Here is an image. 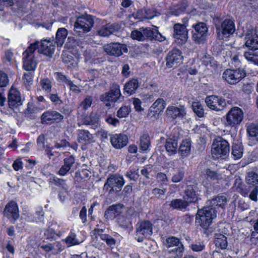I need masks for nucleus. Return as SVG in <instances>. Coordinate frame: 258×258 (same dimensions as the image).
I'll return each instance as SVG.
<instances>
[{"label":"nucleus","mask_w":258,"mask_h":258,"mask_svg":"<svg viewBox=\"0 0 258 258\" xmlns=\"http://www.w3.org/2000/svg\"><path fill=\"white\" fill-rule=\"evenodd\" d=\"M79 126L82 124L97 126L98 125V118L94 114L82 117L78 123Z\"/></svg>","instance_id":"30"},{"label":"nucleus","mask_w":258,"mask_h":258,"mask_svg":"<svg viewBox=\"0 0 258 258\" xmlns=\"http://www.w3.org/2000/svg\"><path fill=\"white\" fill-rule=\"evenodd\" d=\"M205 102L208 107L215 111L222 110L226 105L224 99L215 95L207 97Z\"/></svg>","instance_id":"16"},{"label":"nucleus","mask_w":258,"mask_h":258,"mask_svg":"<svg viewBox=\"0 0 258 258\" xmlns=\"http://www.w3.org/2000/svg\"><path fill=\"white\" fill-rule=\"evenodd\" d=\"M151 145L150 137L147 134L143 135L140 138V148L143 152H146L149 149Z\"/></svg>","instance_id":"36"},{"label":"nucleus","mask_w":258,"mask_h":258,"mask_svg":"<svg viewBox=\"0 0 258 258\" xmlns=\"http://www.w3.org/2000/svg\"><path fill=\"white\" fill-rule=\"evenodd\" d=\"M45 138L43 134H41L38 136L37 139V148L40 150H43L45 149Z\"/></svg>","instance_id":"57"},{"label":"nucleus","mask_w":258,"mask_h":258,"mask_svg":"<svg viewBox=\"0 0 258 258\" xmlns=\"http://www.w3.org/2000/svg\"><path fill=\"white\" fill-rule=\"evenodd\" d=\"M245 73L243 70L227 69L222 74L223 79L230 84H235L245 77Z\"/></svg>","instance_id":"10"},{"label":"nucleus","mask_w":258,"mask_h":258,"mask_svg":"<svg viewBox=\"0 0 258 258\" xmlns=\"http://www.w3.org/2000/svg\"><path fill=\"white\" fill-rule=\"evenodd\" d=\"M165 245L168 248L178 246H180V247H178V250H177L178 251L180 252L181 250H183V246L182 244L180 242L179 239L175 237H171L168 238L166 240Z\"/></svg>","instance_id":"34"},{"label":"nucleus","mask_w":258,"mask_h":258,"mask_svg":"<svg viewBox=\"0 0 258 258\" xmlns=\"http://www.w3.org/2000/svg\"><path fill=\"white\" fill-rule=\"evenodd\" d=\"M54 49L55 46L52 44V43L49 40L45 39L41 41L40 48L38 51L46 56L51 57L52 54L54 53Z\"/></svg>","instance_id":"26"},{"label":"nucleus","mask_w":258,"mask_h":258,"mask_svg":"<svg viewBox=\"0 0 258 258\" xmlns=\"http://www.w3.org/2000/svg\"><path fill=\"white\" fill-rule=\"evenodd\" d=\"M205 244L203 242H199L190 245V247L194 251H201L205 248Z\"/></svg>","instance_id":"64"},{"label":"nucleus","mask_w":258,"mask_h":258,"mask_svg":"<svg viewBox=\"0 0 258 258\" xmlns=\"http://www.w3.org/2000/svg\"><path fill=\"white\" fill-rule=\"evenodd\" d=\"M92 233L96 238H99L105 241L107 245L113 247L115 244V240L110 235L103 233L102 229L95 228L92 231Z\"/></svg>","instance_id":"22"},{"label":"nucleus","mask_w":258,"mask_h":258,"mask_svg":"<svg viewBox=\"0 0 258 258\" xmlns=\"http://www.w3.org/2000/svg\"><path fill=\"white\" fill-rule=\"evenodd\" d=\"M124 183L123 178L117 174L111 175L106 180L103 189L109 194L116 193L121 190Z\"/></svg>","instance_id":"7"},{"label":"nucleus","mask_w":258,"mask_h":258,"mask_svg":"<svg viewBox=\"0 0 258 258\" xmlns=\"http://www.w3.org/2000/svg\"><path fill=\"white\" fill-rule=\"evenodd\" d=\"M8 103L10 108L17 107L22 104L20 93L16 89L11 88L8 95Z\"/></svg>","instance_id":"20"},{"label":"nucleus","mask_w":258,"mask_h":258,"mask_svg":"<svg viewBox=\"0 0 258 258\" xmlns=\"http://www.w3.org/2000/svg\"><path fill=\"white\" fill-rule=\"evenodd\" d=\"M62 58L63 62L65 63L69 64L68 67L75 68L76 67L77 63L73 59L71 55H69L66 53L62 54Z\"/></svg>","instance_id":"48"},{"label":"nucleus","mask_w":258,"mask_h":258,"mask_svg":"<svg viewBox=\"0 0 258 258\" xmlns=\"http://www.w3.org/2000/svg\"><path fill=\"white\" fill-rule=\"evenodd\" d=\"M104 50L108 55L115 56H119L123 52H126L127 51L125 45L118 43L105 45L104 46Z\"/></svg>","instance_id":"17"},{"label":"nucleus","mask_w":258,"mask_h":258,"mask_svg":"<svg viewBox=\"0 0 258 258\" xmlns=\"http://www.w3.org/2000/svg\"><path fill=\"white\" fill-rule=\"evenodd\" d=\"M94 21L90 15L82 16L78 17L74 25V30L80 36L90 31L93 26Z\"/></svg>","instance_id":"6"},{"label":"nucleus","mask_w":258,"mask_h":258,"mask_svg":"<svg viewBox=\"0 0 258 258\" xmlns=\"http://www.w3.org/2000/svg\"><path fill=\"white\" fill-rule=\"evenodd\" d=\"M33 76V73L32 72H29L27 73L24 74L23 80L25 85L30 86L32 84Z\"/></svg>","instance_id":"53"},{"label":"nucleus","mask_w":258,"mask_h":258,"mask_svg":"<svg viewBox=\"0 0 258 258\" xmlns=\"http://www.w3.org/2000/svg\"><path fill=\"white\" fill-rule=\"evenodd\" d=\"M40 86H41L42 89L44 90L47 93H49L51 91V82L47 78H44L40 81Z\"/></svg>","instance_id":"52"},{"label":"nucleus","mask_w":258,"mask_h":258,"mask_svg":"<svg viewBox=\"0 0 258 258\" xmlns=\"http://www.w3.org/2000/svg\"><path fill=\"white\" fill-rule=\"evenodd\" d=\"M166 191V188L160 189L159 188H155L152 190V192L157 198L163 199Z\"/></svg>","instance_id":"60"},{"label":"nucleus","mask_w":258,"mask_h":258,"mask_svg":"<svg viewBox=\"0 0 258 258\" xmlns=\"http://www.w3.org/2000/svg\"><path fill=\"white\" fill-rule=\"evenodd\" d=\"M243 154V148L239 144H234L232 147V154L234 159L240 158Z\"/></svg>","instance_id":"47"},{"label":"nucleus","mask_w":258,"mask_h":258,"mask_svg":"<svg viewBox=\"0 0 258 258\" xmlns=\"http://www.w3.org/2000/svg\"><path fill=\"white\" fill-rule=\"evenodd\" d=\"M78 141L83 144H88L93 142V136L87 130L78 131Z\"/></svg>","instance_id":"29"},{"label":"nucleus","mask_w":258,"mask_h":258,"mask_svg":"<svg viewBox=\"0 0 258 258\" xmlns=\"http://www.w3.org/2000/svg\"><path fill=\"white\" fill-rule=\"evenodd\" d=\"M123 205L118 204L109 206L106 210L104 217L107 220H113L122 212Z\"/></svg>","instance_id":"25"},{"label":"nucleus","mask_w":258,"mask_h":258,"mask_svg":"<svg viewBox=\"0 0 258 258\" xmlns=\"http://www.w3.org/2000/svg\"><path fill=\"white\" fill-rule=\"evenodd\" d=\"M131 37L132 39L140 41L155 40L162 42L165 40V37L158 30H151L150 28L142 27L139 30H134L131 32Z\"/></svg>","instance_id":"2"},{"label":"nucleus","mask_w":258,"mask_h":258,"mask_svg":"<svg viewBox=\"0 0 258 258\" xmlns=\"http://www.w3.org/2000/svg\"><path fill=\"white\" fill-rule=\"evenodd\" d=\"M198 188L197 186L193 185H189L187 186L185 190V195L183 199L187 202V205L189 203L196 202L198 199Z\"/></svg>","instance_id":"24"},{"label":"nucleus","mask_w":258,"mask_h":258,"mask_svg":"<svg viewBox=\"0 0 258 258\" xmlns=\"http://www.w3.org/2000/svg\"><path fill=\"white\" fill-rule=\"evenodd\" d=\"M246 131L251 137L258 136V123H251L247 125Z\"/></svg>","instance_id":"44"},{"label":"nucleus","mask_w":258,"mask_h":258,"mask_svg":"<svg viewBox=\"0 0 258 258\" xmlns=\"http://www.w3.org/2000/svg\"><path fill=\"white\" fill-rule=\"evenodd\" d=\"M68 35V31L64 28H58L55 35V42L58 46H61Z\"/></svg>","instance_id":"33"},{"label":"nucleus","mask_w":258,"mask_h":258,"mask_svg":"<svg viewBox=\"0 0 258 258\" xmlns=\"http://www.w3.org/2000/svg\"><path fill=\"white\" fill-rule=\"evenodd\" d=\"M242 35L244 37V45L246 47L251 50L258 49V35L252 26L246 25Z\"/></svg>","instance_id":"5"},{"label":"nucleus","mask_w":258,"mask_h":258,"mask_svg":"<svg viewBox=\"0 0 258 258\" xmlns=\"http://www.w3.org/2000/svg\"><path fill=\"white\" fill-rule=\"evenodd\" d=\"M144 11L146 19H152L159 14L154 9H144Z\"/></svg>","instance_id":"56"},{"label":"nucleus","mask_w":258,"mask_h":258,"mask_svg":"<svg viewBox=\"0 0 258 258\" xmlns=\"http://www.w3.org/2000/svg\"><path fill=\"white\" fill-rule=\"evenodd\" d=\"M63 119V116L55 110H49L43 112L41 116L43 124H51L59 122Z\"/></svg>","instance_id":"15"},{"label":"nucleus","mask_w":258,"mask_h":258,"mask_svg":"<svg viewBox=\"0 0 258 258\" xmlns=\"http://www.w3.org/2000/svg\"><path fill=\"white\" fill-rule=\"evenodd\" d=\"M41 248L46 252H49L53 250H56L55 253H58L61 251L60 244L59 243H49L47 244L42 245Z\"/></svg>","instance_id":"42"},{"label":"nucleus","mask_w":258,"mask_h":258,"mask_svg":"<svg viewBox=\"0 0 258 258\" xmlns=\"http://www.w3.org/2000/svg\"><path fill=\"white\" fill-rule=\"evenodd\" d=\"M50 182L55 185L62 187L64 190H68L69 186L66 183V181L61 178L57 177H53L50 178Z\"/></svg>","instance_id":"45"},{"label":"nucleus","mask_w":258,"mask_h":258,"mask_svg":"<svg viewBox=\"0 0 258 258\" xmlns=\"http://www.w3.org/2000/svg\"><path fill=\"white\" fill-rule=\"evenodd\" d=\"M9 83L8 75L5 72L0 71V87H6Z\"/></svg>","instance_id":"54"},{"label":"nucleus","mask_w":258,"mask_h":258,"mask_svg":"<svg viewBox=\"0 0 258 258\" xmlns=\"http://www.w3.org/2000/svg\"><path fill=\"white\" fill-rule=\"evenodd\" d=\"M215 243L217 248L225 249L227 246V237L221 233H216L215 234Z\"/></svg>","instance_id":"32"},{"label":"nucleus","mask_w":258,"mask_h":258,"mask_svg":"<svg viewBox=\"0 0 258 258\" xmlns=\"http://www.w3.org/2000/svg\"><path fill=\"white\" fill-rule=\"evenodd\" d=\"M154 95L152 92H148L147 93H142L141 94V98L142 100L145 102H151L154 99Z\"/></svg>","instance_id":"63"},{"label":"nucleus","mask_w":258,"mask_h":258,"mask_svg":"<svg viewBox=\"0 0 258 258\" xmlns=\"http://www.w3.org/2000/svg\"><path fill=\"white\" fill-rule=\"evenodd\" d=\"M65 242L70 246L79 244L81 243L76 238V235L74 233H71L70 234L66 237L65 239Z\"/></svg>","instance_id":"51"},{"label":"nucleus","mask_w":258,"mask_h":258,"mask_svg":"<svg viewBox=\"0 0 258 258\" xmlns=\"http://www.w3.org/2000/svg\"><path fill=\"white\" fill-rule=\"evenodd\" d=\"M120 27L117 24H107L101 27L98 30V34L103 37L108 36L116 32L119 31Z\"/></svg>","instance_id":"27"},{"label":"nucleus","mask_w":258,"mask_h":258,"mask_svg":"<svg viewBox=\"0 0 258 258\" xmlns=\"http://www.w3.org/2000/svg\"><path fill=\"white\" fill-rule=\"evenodd\" d=\"M93 102V97L91 96H86L84 99L81 102L80 106L84 110H87L91 106Z\"/></svg>","instance_id":"50"},{"label":"nucleus","mask_w":258,"mask_h":258,"mask_svg":"<svg viewBox=\"0 0 258 258\" xmlns=\"http://www.w3.org/2000/svg\"><path fill=\"white\" fill-rule=\"evenodd\" d=\"M183 59L181 51L177 48L170 50L166 57V66L168 68L176 67L180 64Z\"/></svg>","instance_id":"13"},{"label":"nucleus","mask_w":258,"mask_h":258,"mask_svg":"<svg viewBox=\"0 0 258 258\" xmlns=\"http://www.w3.org/2000/svg\"><path fill=\"white\" fill-rule=\"evenodd\" d=\"M243 56L249 62L258 65V55L253 51H245Z\"/></svg>","instance_id":"43"},{"label":"nucleus","mask_w":258,"mask_h":258,"mask_svg":"<svg viewBox=\"0 0 258 258\" xmlns=\"http://www.w3.org/2000/svg\"><path fill=\"white\" fill-rule=\"evenodd\" d=\"M244 113L238 107H232L225 115V125L235 127L239 125L243 119Z\"/></svg>","instance_id":"8"},{"label":"nucleus","mask_w":258,"mask_h":258,"mask_svg":"<svg viewBox=\"0 0 258 258\" xmlns=\"http://www.w3.org/2000/svg\"><path fill=\"white\" fill-rule=\"evenodd\" d=\"M227 200L224 195H219L211 200L208 201V206L199 210L196 217V223L204 229H207L211 224L212 220L217 216L216 207L224 208L227 204Z\"/></svg>","instance_id":"1"},{"label":"nucleus","mask_w":258,"mask_h":258,"mask_svg":"<svg viewBox=\"0 0 258 258\" xmlns=\"http://www.w3.org/2000/svg\"><path fill=\"white\" fill-rule=\"evenodd\" d=\"M173 37L177 43L179 44H184L187 39V31L186 26L179 23L175 24L173 27Z\"/></svg>","instance_id":"14"},{"label":"nucleus","mask_w":258,"mask_h":258,"mask_svg":"<svg viewBox=\"0 0 258 258\" xmlns=\"http://www.w3.org/2000/svg\"><path fill=\"white\" fill-rule=\"evenodd\" d=\"M169 206L174 209L182 210L186 208L188 205L184 199H174L171 201Z\"/></svg>","instance_id":"38"},{"label":"nucleus","mask_w":258,"mask_h":258,"mask_svg":"<svg viewBox=\"0 0 258 258\" xmlns=\"http://www.w3.org/2000/svg\"><path fill=\"white\" fill-rule=\"evenodd\" d=\"M139 87L138 80L132 79L125 84L124 90L127 94L132 95L135 93V91Z\"/></svg>","instance_id":"31"},{"label":"nucleus","mask_w":258,"mask_h":258,"mask_svg":"<svg viewBox=\"0 0 258 258\" xmlns=\"http://www.w3.org/2000/svg\"><path fill=\"white\" fill-rule=\"evenodd\" d=\"M75 162V159L73 156L65 158L63 160V165H62L58 171V174L60 176L66 175L71 171Z\"/></svg>","instance_id":"23"},{"label":"nucleus","mask_w":258,"mask_h":258,"mask_svg":"<svg viewBox=\"0 0 258 258\" xmlns=\"http://www.w3.org/2000/svg\"><path fill=\"white\" fill-rule=\"evenodd\" d=\"M39 42L36 41L32 43L23 52V66L25 70L28 72L34 71L37 66V61L34 59L35 51L38 48Z\"/></svg>","instance_id":"3"},{"label":"nucleus","mask_w":258,"mask_h":258,"mask_svg":"<svg viewBox=\"0 0 258 258\" xmlns=\"http://www.w3.org/2000/svg\"><path fill=\"white\" fill-rule=\"evenodd\" d=\"M195 32L192 35L193 40L198 44L204 43L207 38L208 29L203 22L197 23L194 26Z\"/></svg>","instance_id":"12"},{"label":"nucleus","mask_w":258,"mask_h":258,"mask_svg":"<svg viewBox=\"0 0 258 258\" xmlns=\"http://www.w3.org/2000/svg\"><path fill=\"white\" fill-rule=\"evenodd\" d=\"M153 225L148 221H144L138 225L136 230L137 240L138 242L143 241L144 238L149 237L152 234Z\"/></svg>","instance_id":"11"},{"label":"nucleus","mask_w":258,"mask_h":258,"mask_svg":"<svg viewBox=\"0 0 258 258\" xmlns=\"http://www.w3.org/2000/svg\"><path fill=\"white\" fill-rule=\"evenodd\" d=\"M192 108L194 113L199 117L204 116L205 110L203 106L199 102H194Z\"/></svg>","instance_id":"39"},{"label":"nucleus","mask_w":258,"mask_h":258,"mask_svg":"<svg viewBox=\"0 0 258 258\" xmlns=\"http://www.w3.org/2000/svg\"><path fill=\"white\" fill-rule=\"evenodd\" d=\"M129 113V109L127 106L121 107L117 112V116L119 118L125 117Z\"/></svg>","instance_id":"58"},{"label":"nucleus","mask_w":258,"mask_h":258,"mask_svg":"<svg viewBox=\"0 0 258 258\" xmlns=\"http://www.w3.org/2000/svg\"><path fill=\"white\" fill-rule=\"evenodd\" d=\"M229 151V145L227 141L221 137H218L214 140L211 148L213 158L215 159L224 158L228 155Z\"/></svg>","instance_id":"4"},{"label":"nucleus","mask_w":258,"mask_h":258,"mask_svg":"<svg viewBox=\"0 0 258 258\" xmlns=\"http://www.w3.org/2000/svg\"><path fill=\"white\" fill-rule=\"evenodd\" d=\"M45 235L48 239H55L56 237H60L62 233L60 231H55L53 229L49 228L45 232Z\"/></svg>","instance_id":"49"},{"label":"nucleus","mask_w":258,"mask_h":258,"mask_svg":"<svg viewBox=\"0 0 258 258\" xmlns=\"http://www.w3.org/2000/svg\"><path fill=\"white\" fill-rule=\"evenodd\" d=\"M117 222L120 226L123 228H127L131 224L130 219L124 216H120L117 219Z\"/></svg>","instance_id":"55"},{"label":"nucleus","mask_w":258,"mask_h":258,"mask_svg":"<svg viewBox=\"0 0 258 258\" xmlns=\"http://www.w3.org/2000/svg\"><path fill=\"white\" fill-rule=\"evenodd\" d=\"M206 175L208 179L211 180H218L222 178L220 173L211 169H207L206 170Z\"/></svg>","instance_id":"46"},{"label":"nucleus","mask_w":258,"mask_h":258,"mask_svg":"<svg viewBox=\"0 0 258 258\" xmlns=\"http://www.w3.org/2000/svg\"><path fill=\"white\" fill-rule=\"evenodd\" d=\"M166 105V102L162 98L157 99L152 105L151 107L152 108H154L158 112H162L165 109Z\"/></svg>","instance_id":"40"},{"label":"nucleus","mask_w":258,"mask_h":258,"mask_svg":"<svg viewBox=\"0 0 258 258\" xmlns=\"http://www.w3.org/2000/svg\"><path fill=\"white\" fill-rule=\"evenodd\" d=\"M165 148L168 155H175L177 152L178 140L176 139L168 138L165 144Z\"/></svg>","instance_id":"28"},{"label":"nucleus","mask_w":258,"mask_h":258,"mask_svg":"<svg viewBox=\"0 0 258 258\" xmlns=\"http://www.w3.org/2000/svg\"><path fill=\"white\" fill-rule=\"evenodd\" d=\"M114 101H116L121 95L119 86L117 84H113L110 87V91L108 92Z\"/></svg>","instance_id":"41"},{"label":"nucleus","mask_w":258,"mask_h":258,"mask_svg":"<svg viewBox=\"0 0 258 258\" xmlns=\"http://www.w3.org/2000/svg\"><path fill=\"white\" fill-rule=\"evenodd\" d=\"M4 214L11 221L15 222L16 221L19 217L17 204L14 201L9 203L5 208Z\"/></svg>","instance_id":"19"},{"label":"nucleus","mask_w":258,"mask_h":258,"mask_svg":"<svg viewBox=\"0 0 258 258\" xmlns=\"http://www.w3.org/2000/svg\"><path fill=\"white\" fill-rule=\"evenodd\" d=\"M216 29L218 38L221 40L226 39L235 31L234 21L230 18L225 19Z\"/></svg>","instance_id":"9"},{"label":"nucleus","mask_w":258,"mask_h":258,"mask_svg":"<svg viewBox=\"0 0 258 258\" xmlns=\"http://www.w3.org/2000/svg\"><path fill=\"white\" fill-rule=\"evenodd\" d=\"M160 113V112H158V111H156L154 108H152V107H150L147 116L150 119L154 120L158 118Z\"/></svg>","instance_id":"59"},{"label":"nucleus","mask_w":258,"mask_h":258,"mask_svg":"<svg viewBox=\"0 0 258 258\" xmlns=\"http://www.w3.org/2000/svg\"><path fill=\"white\" fill-rule=\"evenodd\" d=\"M184 172L179 170L175 173L172 177V181L173 182H179L181 181L184 177Z\"/></svg>","instance_id":"61"},{"label":"nucleus","mask_w":258,"mask_h":258,"mask_svg":"<svg viewBox=\"0 0 258 258\" xmlns=\"http://www.w3.org/2000/svg\"><path fill=\"white\" fill-rule=\"evenodd\" d=\"M89 176V171L85 169L78 171L76 173V177L77 178H79L81 179H85L86 178L88 177Z\"/></svg>","instance_id":"62"},{"label":"nucleus","mask_w":258,"mask_h":258,"mask_svg":"<svg viewBox=\"0 0 258 258\" xmlns=\"http://www.w3.org/2000/svg\"><path fill=\"white\" fill-rule=\"evenodd\" d=\"M191 150V143L188 139L182 141L179 148V153L182 156H186Z\"/></svg>","instance_id":"35"},{"label":"nucleus","mask_w":258,"mask_h":258,"mask_svg":"<svg viewBox=\"0 0 258 258\" xmlns=\"http://www.w3.org/2000/svg\"><path fill=\"white\" fill-rule=\"evenodd\" d=\"M166 113L167 116L173 119L177 118L182 119L186 115V111L183 105H169L166 108Z\"/></svg>","instance_id":"18"},{"label":"nucleus","mask_w":258,"mask_h":258,"mask_svg":"<svg viewBox=\"0 0 258 258\" xmlns=\"http://www.w3.org/2000/svg\"><path fill=\"white\" fill-rule=\"evenodd\" d=\"M245 181L249 185L258 187V174L253 171L248 172L245 177Z\"/></svg>","instance_id":"37"},{"label":"nucleus","mask_w":258,"mask_h":258,"mask_svg":"<svg viewBox=\"0 0 258 258\" xmlns=\"http://www.w3.org/2000/svg\"><path fill=\"white\" fill-rule=\"evenodd\" d=\"M110 142L112 146L119 149L125 146L128 143V138L124 134H114L111 136Z\"/></svg>","instance_id":"21"}]
</instances>
